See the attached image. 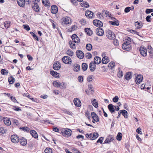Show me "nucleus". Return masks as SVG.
<instances>
[{"mask_svg": "<svg viewBox=\"0 0 153 153\" xmlns=\"http://www.w3.org/2000/svg\"><path fill=\"white\" fill-rule=\"evenodd\" d=\"M66 53L68 55L70 56H73L74 54V52L70 49L68 50Z\"/></svg>", "mask_w": 153, "mask_h": 153, "instance_id": "de8ad7c7", "label": "nucleus"}, {"mask_svg": "<svg viewBox=\"0 0 153 153\" xmlns=\"http://www.w3.org/2000/svg\"><path fill=\"white\" fill-rule=\"evenodd\" d=\"M58 9L57 6L55 5H53L51 8V12L53 14H56L58 12Z\"/></svg>", "mask_w": 153, "mask_h": 153, "instance_id": "dca6fc26", "label": "nucleus"}, {"mask_svg": "<svg viewBox=\"0 0 153 153\" xmlns=\"http://www.w3.org/2000/svg\"><path fill=\"white\" fill-rule=\"evenodd\" d=\"M85 31L87 34L89 36H90L92 34L93 32L90 28H85Z\"/></svg>", "mask_w": 153, "mask_h": 153, "instance_id": "72a5a7b5", "label": "nucleus"}, {"mask_svg": "<svg viewBox=\"0 0 153 153\" xmlns=\"http://www.w3.org/2000/svg\"><path fill=\"white\" fill-rule=\"evenodd\" d=\"M108 108L110 112L112 114L115 112V110L114 108V105L112 104H110L108 106Z\"/></svg>", "mask_w": 153, "mask_h": 153, "instance_id": "a211bd4d", "label": "nucleus"}, {"mask_svg": "<svg viewBox=\"0 0 153 153\" xmlns=\"http://www.w3.org/2000/svg\"><path fill=\"white\" fill-rule=\"evenodd\" d=\"M71 129L67 128L64 131H62V134L64 137H68L71 135Z\"/></svg>", "mask_w": 153, "mask_h": 153, "instance_id": "7ed1b4c3", "label": "nucleus"}, {"mask_svg": "<svg viewBox=\"0 0 153 153\" xmlns=\"http://www.w3.org/2000/svg\"><path fill=\"white\" fill-rule=\"evenodd\" d=\"M107 37L110 39L113 40L115 38V34L111 30L107 29L106 31Z\"/></svg>", "mask_w": 153, "mask_h": 153, "instance_id": "f03ea898", "label": "nucleus"}, {"mask_svg": "<svg viewBox=\"0 0 153 153\" xmlns=\"http://www.w3.org/2000/svg\"><path fill=\"white\" fill-rule=\"evenodd\" d=\"M128 39V41L124 42L122 45L123 49L125 51H129L131 49V39L130 38Z\"/></svg>", "mask_w": 153, "mask_h": 153, "instance_id": "f257e3e1", "label": "nucleus"}, {"mask_svg": "<svg viewBox=\"0 0 153 153\" xmlns=\"http://www.w3.org/2000/svg\"><path fill=\"white\" fill-rule=\"evenodd\" d=\"M75 105L77 107H79L81 105V102L80 100L77 98H75L74 100Z\"/></svg>", "mask_w": 153, "mask_h": 153, "instance_id": "f3484780", "label": "nucleus"}, {"mask_svg": "<svg viewBox=\"0 0 153 153\" xmlns=\"http://www.w3.org/2000/svg\"><path fill=\"white\" fill-rule=\"evenodd\" d=\"M136 132L139 134H142L141 131V128L140 127L137 129Z\"/></svg>", "mask_w": 153, "mask_h": 153, "instance_id": "0e129e2a", "label": "nucleus"}, {"mask_svg": "<svg viewBox=\"0 0 153 153\" xmlns=\"http://www.w3.org/2000/svg\"><path fill=\"white\" fill-rule=\"evenodd\" d=\"M153 12V9H147L146 10V13L149 14Z\"/></svg>", "mask_w": 153, "mask_h": 153, "instance_id": "6e6d98bb", "label": "nucleus"}, {"mask_svg": "<svg viewBox=\"0 0 153 153\" xmlns=\"http://www.w3.org/2000/svg\"><path fill=\"white\" fill-rule=\"evenodd\" d=\"M20 143L22 145L25 146L27 143V140L24 137H22L20 140Z\"/></svg>", "mask_w": 153, "mask_h": 153, "instance_id": "b1692460", "label": "nucleus"}, {"mask_svg": "<svg viewBox=\"0 0 153 153\" xmlns=\"http://www.w3.org/2000/svg\"><path fill=\"white\" fill-rule=\"evenodd\" d=\"M32 7L33 9L36 12H38L39 11V7L38 3L34 2L32 4Z\"/></svg>", "mask_w": 153, "mask_h": 153, "instance_id": "0eeeda50", "label": "nucleus"}, {"mask_svg": "<svg viewBox=\"0 0 153 153\" xmlns=\"http://www.w3.org/2000/svg\"><path fill=\"white\" fill-rule=\"evenodd\" d=\"M82 68L83 71H85L87 70L88 67V65L87 64L84 63L82 64Z\"/></svg>", "mask_w": 153, "mask_h": 153, "instance_id": "37998d69", "label": "nucleus"}, {"mask_svg": "<svg viewBox=\"0 0 153 153\" xmlns=\"http://www.w3.org/2000/svg\"><path fill=\"white\" fill-rule=\"evenodd\" d=\"M76 55L77 57L79 59H82L84 56V54L83 52L80 50H78L76 52Z\"/></svg>", "mask_w": 153, "mask_h": 153, "instance_id": "4468645a", "label": "nucleus"}, {"mask_svg": "<svg viewBox=\"0 0 153 153\" xmlns=\"http://www.w3.org/2000/svg\"><path fill=\"white\" fill-rule=\"evenodd\" d=\"M60 68L61 65L59 62H56L53 65V68L55 70H58Z\"/></svg>", "mask_w": 153, "mask_h": 153, "instance_id": "2eb2a0df", "label": "nucleus"}, {"mask_svg": "<svg viewBox=\"0 0 153 153\" xmlns=\"http://www.w3.org/2000/svg\"><path fill=\"white\" fill-rule=\"evenodd\" d=\"M70 21L71 19L69 17H65L63 20V22H64V23L66 24H69Z\"/></svg>", "mask_w": 153, "mask_h": 153, "instance_id": "c9c22d12", "label": "nucleus"}, {"mask_svg": "<svg viewBox=\"0 0 153 153\" xmlns=\"http://www.w3.org/2000/svg\"><path fill=\"white\" fill-rule=\"evenodd\" d=\"M81 6L84 7H89V4L86 1H84L81 4Z\"/></svg>", "mask_w": 153, "mask_h": 153, "instance_id": "4c0bfd02", "label": "nucleus"}, {"mask_svg": "<svg viewBox=\"0 0 153 153\" xmlns=\"http://www.w3.org/2000/svg\"><path fill=\"white\" fill-rule=\"evenodd\" d=\"M109 61V58L107 56H105L102 58V62L103 64H107Z\"/></svg>", "mask_w": 153, "mask_h": 153, "instance_id": "a878e982", "label": "nucleus"}, {"mask_svg": "<svg viewBox=\"0 0 153 153\" xmlns=\"http://www.w3.org/2000/svg\"><path fill=\"white\" fill-rule=\"evenodd\" d=\"M10 22L9 21H6L4 22V25L6 28H8L10 27Z\"/></svg>", "mask_w": 153, "mask_h": 153, "instance_id": "79ce46f5", "label": "nucleus"}, {"mask_svg": "<svg viewBox=\"0 0 153 153\" xmlns=\"http://www.w3.org/2000/svg\"><path fill=\"white\" fill-rule=\"evenodd\" d=\"M95 64H96L93 61H92L90 62V64L89 68L90 70L91 71H93L95 70L96 68Z\"/></svg>", "mask_w": 153, "mask_h": 153, "instance_id": "aec40b11", "label": "nucleus"}, {"mask_svg": "<svg viewBox=\"0 0 153 153\" xmlns=\"http://www.w3.org/2000/svg\"><path fill=\"white\" fill-rule=\"evenodd\" d=\"M146 20L148 22H150L151 20V16H148L146 18Z\"/></svg>", "mask_w": 153, "mask_h": 153, "instance_id": "680f3d73", "label": "nucleus"}, {"mask_svg": "<svg viewBox=\"0 0 153 153\" xmlns=\"http://www.w3.org/2000/svg\"><path fill=\"white\" fill-rule=\"evenodd\" d=\"M131 7H126L124 10L125 12L126 13L129 12L130 11V10L131 9Z\"/></svg>", "mask_w": 153, "mask_h": 153, "instance_id": "864d4df0", "label": "nucleus"}, {"mask_svg": "<svg viewBox=\"0 0 153 153\" xmlns=\"http://www.w3.org/2000/svg\"><path fill=\"white\" fill-rule=\"evenodd\" d=\"M11 140L13 143H17L19 141V138L17 135H13L11 137Z\"/></svg>", "mask_w": 153, "mask_h": 153, "instance_id": "423d86ee", "label": "nucleus"}, {"mask_svg": "<svg viewBox=\"0 0 153 153\" xmlns=\"http://www.w3.org/2000/svg\"><path fill=\"white\" fill-rule=\"evenodd\" d=\"M92 105L96 108L98 107V103L96 101V100L94 99L91 102Z\"/></svg>", "mask_w": 153, "mask_h": 153, "instance_id": "58836bf2", "label": "nucleus"}, {"mask_svg": "<svg viewBox=\"0 0 153 153\" xmlns=\"http://www.w3.org/2000/svg\"><path fill=\"white\" fill-rule=\"evenodd\" d=\"M115 66V63L113 62H111L108 65V67L111 69H112Z\"/></svg>", "mask_w": 153, "mask_h": 153, "instance_id": "a19ab883", "label": "nucleus"}, {"mask_svg": "<svg viewBox=\"0 0 153 153\" xmlns=\"http://www.w3.org/2000/svg\"><path fill=\"white\" fill-rule=\"evenodd\" d=\"M113 43L114 44V45L117 46L118 45H119V43H118V40L117 39H115V38L114 39H113Z\"/></svg>", "mask_w": 153, "mask_h": 153, "instance_id": "bf43d9fd", "label": "nucleus"}, {"mask_svg": "<svg viewBox=\"0 0 153 153\" xmlns=\"http://www.w3.org/2000/svg\"><path fill=\"white\" fill-rule=\"evenodd\" d=\"M18 5L21 7H23L25 6V2L24 0H17Z\"/></svg>", "mask_w": 153, "mask_h": 153, "instance_id": "c756f323", "label": "nucleus"}, {"mask_svg": "<svg viewBox=\"0 0 153 153\" xmlns=\"http://www.w3.org/2000/svg\"><path fill=\"white\" fill-rule=\"evenodd\" d=\"M1 72L2 74L4 75H7L8 73V71L4 69H1Z\"/></svg>", "mask_w": 153, "mask_h": 153, "instance_id": "8fccbe9b", "label": "nucleus"}, {"mask_svg": "<svg viewBox=\"0 0 153 153\" xmlns=\"http://www.w3.org/2000/svg\"><path fill=\"white\" fill-rule=\"evenodd\" d=\"M102 12H105V13L106 16H108L109 17H111V14L109 11L108 10H103Z\"/></svg>", "mask_w": 153, "mask_h": 153, "instance_id": "603ef678", "label": "nucleus"}, {"mask_svg": "<svg viewBox=\"0 0 153 153\" xmlns=\"http://www.w3.org/2000/svg\"><path fill=\"white\" fill-rule=\"evenodd\" d=\"M4 123L7 126H10L11 124L10 121L8 118L4 119Z\"/></svg>", "mask_w": 153, "mask_h": 153, "instance_id": "f704fd0d", "label": "nucleus"}, {"mask_svg": "<svg viewBox=\"0 0 153 153\" xmlns=\"http://www.w3.org/2000/svg\"><path fill=\"white\" fill-rule=\"evenodd\" d=\"M13 109L15 111H21V110L20 109V107L16 106H14L13 107Z\"/></svg>", "mask_w": 153, "mask_h": 153, "instance_id": "13d9d810", "label": "nucleus"}, {"mask_svg": "<svg viewBox=\"0 0 153 153\" xmlns=\"http://www.w3.org/2000/svg\"><path fill=\"white\" fill-rule=\"evenodd\" d=\"M143 76L142 75H138L136 78L135 81L137 84H139L141 83L143 79Z\"/></svg>", "mask_w": 153, "mask_h": 153, "instance_id": "9d476101", "label": "nucleus"}, {"mask_svg": "<svg viewBox=\"0 0 153 153\" xmlns=\"http://www.w3.org/2000/svg\"><path fill=\"white\" fill-rule=\"evenodd\" d=\"M71 38L73 42L75 43H78L80 42L79 39L76 34H73Z\"/></svg>", "mask_w": 153, "mask_h": 153, "instance_id": "9b49d317", "label": "nucleus"}, {"mask_svg": "<svg viewBox=\"0 0 153 153\" xmlns=\"http://www.w3.org/2000/svg\"><path fill=\"white\" fill-rule=\"evenodd\" d=\"M79 82H82L83 81V77L82 76H79L78 78Z\"/></svg>", "mask_w": 153, "mask_h": 153, "instance_id": "338daca9", "label": "nucleus"}, {"mask_svg": "<svg viewBox=\"0 0 153 153\" xmlns=\"http://www.w3.org/2000/svg\"><path fill=\"white\" fill-rule=\"evenodd\" d=\"M96 33L98 35L102 36L103 35L104 31L102 29L100 28L96 30Z\"/></svg>", "mask_w": 153, "mask_h": 153, "instance_id": "412c9836", "label": "nucleus"}, {"mask_svg": "<svg viewBox=\"0 0 153 153\" xmlns=\"http://www.w3.org/2000/svg\"><path fill=\"white\" fill-rule=\"evenodd\" d=\"M84 137L82 135H77L76 137V138L77 139H79L80 138L82 139V140H83L84 139Z\"/></svg>", "mask_w": 153, "mask_h": 153, "instance_id": "774afa93", "label": "nucleus"}, {"mask_svg": "<svg viewBox=\"0 0 153 153\" xmlns=\"http://www.w3.org/2000/svg\"><path fill=\"white\" fill-rule=\"evenodd\" d=\"M52 149L49 148H46L45 150V153H52Z\"/></svg>", "mask_w": 153, "mask_h": 153, "instance_id": "3c124183", "label": "nucleus"}, {"mask_svg": "<svg viewBox=\"0 0 153 153\" xmlns=\"http://www.w3.org/2000/svg\"><path fill=\"white\" fill-rule=\"evenodd\" d=\"M30 134L31 135L32 137H34L35 138H36L38 137V134L35 130H31L30 131Z\"/></svg>", "mask_w": 153, "mask_h": 153, "instance_id": "bb28decb", "label": "nucleus"}, {"mask_svg": "<svg viewBox=\"0 0 153 153\" xmlns=\"http://www.w3.org/2000/svg\"><path fill=\"white\" fill-rule=\"evenodd\" d=\"M24 28L27 30V31H29L30 30V28L29 25H23Z\"/></svg>", "mask_w": 153, "mask_h": 153, "instance_id": "5fc2aeb1", "label": "nucleus"}, {"mask_svg": "<svg viewBox=\"0 0 153 153\" xmlns=\"http://www.w3.org/2000/svg\"><path fill=\"white\" fill-rule=\"evenodd\" d=\"M109 22L110 24L113 25L118 26L119 25L118 21H109Z\"/></svg>", "mask_w": 153, "mask_h": 153, "instance_id": "49530a36", "label": "nucleus"}, {"mask_svg": "<svg viewBox=\"0 0 153 153\" xmlns=\"http://www.w3.org/2000/svg\"><path fill=\"white\" fill-rule=\"evenodd\" d=\"M8 82L10 84H13L15 81V79L12 76H11L8 78Z\"/></svg>", "mask_w": 153, "mask_h": 153, "instance_id": "7c9ffc66", "label": "nucleus"}, {"mask_svg": "<svg viewBox=\"0 0 153 153\" xmlns=\"http://www.w3.org/2000/svg\"><path fill=\"white\" fill-rule=\"evenodd\" d=\"M86 47L88 50L90 51L92 49V45L91 44H88L86 45Z\"/></svg>", "mask_w": 153, "mask_h": 153, "instance_id": "09e8293b", "label": "nucleus"}, {"mask_svg": "<svg viewBox=\"0 0 153 153\" xmlns=\"http://www.w3.org/2000/svg\"><path fill=\"white\" fill-rule=\"evenodd\" d=\"M66 85L63 82H62L61 83H60V88H66Z\"/></svg>", "mask_w": 153, "mask_h": 153, "instance_id": "4d7b16f0", "label": "nucleus"}, {"mask_svg": "<svg viewBox=\"0 0 153 153\" xmlns=\"http://www.w3.org/2000/svg\"><path fill=\"white\" fill-rule=\"evenodd\" d=\"M122 133L120 132H119L116 137V139L119 141H120L122 139Z\"/></svg>", "mask_w": 153, "mask_h": 153, "instance_id": "c03bdc74", "label": "nucleus"}, {"mask_svg": "<svg viewBox=\"0 0 153 153\" xmlns=\"http://www.w3.org/2000/svg\"><path fill=\"white\" fill-rule=\"evenodd\" d=\"M91 115L94 121H95L96 122H98L99 121V119L95 113L94 112H92Z\"/></svg>", "mask_w": 153, "mask_h": 153, "instance_id": "ddd939ff", "label": "nucleus"}, {"mask_svg": "<svg viewBox=\"0 0 153 153\" xmlns=\"http://www.w3.org/2000/svg\"><path fill=\"white\" fill-rule=\"evenodd\" d=\"M94 25L98 27H102L103 26L102 22L98 20H94L93 21Z\"/></svg>", "mask_w": 153, "mask_h": 153, "instance_id": "1a4fd4ad", "label": "nucleus"}, {"mask_svg": "<svg viewBox=\"0 0 153 153\" xmlns=\"http://www.w3.org/2000/svg\"><path fill=\"white\" fill-rule=\"evenodd\" d=\"M90 139L91 140H94L98 137V134L97 133L94 132L93 134H90Z\"/></svg>", "mask_w": 153, "mask_h": 153, "instance_id": "4be33fe9", "label": "nucleus"}, {"mask_svg": "<svg viewBox=\"0 0 153 153\" xmlns=\"http://www.w3.org/2000/svg\"><path fill=\"white\" fill-rule=\"evenodd\" d=\"M121 114L124 116V117L126 118H127L128 117V112L125 110H120Z\"/></svg>", "mask_w": 153, "mask_h": 153, "instance_id": "2f4dec72", "label": "nucleus"}, {"mask_svg": "<svg viewBox=\"0 0 153 153\" xmlns=\"http://www.w3.org/2000/svg\"><path fill=\"white\" fill-rule=\"evenodd\" d=\"M85 15L89 18L92 19L94 16V13L89 10H87L85 12Z\"/></svg>", "mask_w": 153, "mask_h": 153, "instance_id": "f8f14e48", "label": "nucleus"}, {"mask_svg": "<svg viewBox=\"0 0 153 153\" xmlns=\"http://www.w3.org/2000/svg\"><path fill=\"white\" fill-rule=\"evenodd\" d=\"M143 23L142 22L137 21L135 22L134 24V25L135 27V29L137 30L141 28L143 26Z\"/></svg>", "mask_w": 153, "mask_h": 153, "instance_id": "6e6552de", "label": "nucleus"}, {"mask_svg": "<svg viewBox=\"0 0 153 153\" xmlns=\"http://www.w3.org/2000/svg\"><path fill=\"white\" fill-rule=\"evenodd\" d=\"M91 54L90 53H87L85 55V56L88 59L91 58Z\"/></svg>", "mask_w": 153, "mask_h": 153, "instance_id": "e2e57ef3", "label": "nucleus"}, {"mask_svg": "<svg viewBox=\"0 0 153 153\" xmlns=\"http://www.w3.org/2000/svg\"><path fill=\"white\" fill-rule=\"evenodd\" d=\"M132 74L131 72H128L125 75V77L126 79L129 80L132 77Z\"/></svg>", "mask_w": 153, "mask_h": 153, "instance_id": "cd10ccee", "label": "nucleus"}, {"mask_svg": "<svg viewBox=\"0 0 153 153\" xmlns=\"http://www.w3.org/2000/svg\"><path fill=\"white\" fill-rule=\"evenodd\" d=\"M50 74L54 77L56 78H59L60 77L59 73H57L56 71H50Z\"/></svg>", "mask_w": 153, "mask_h": 153, "instance_id": "393cba45", "label": "nucleus"}, {"mask_svg": "<svg viewBox=\"0 0 153 153\" xmlns=\"http://www.w3.org/2000/svg\"><path fill=\"white\" fill-rule=\"evenodd\" d=\"M103 139V137H100L99 138L98 140H97V143H102Z\"/></svg>", "mask_w": 153, "mask_h": 153, "instance_id": "69168bd1", "label": "nucleus"}, {"mask_svg": "<svg viewBox=\"0 0 153 153\" xmlns=\"http://www.w3.org/2000/svg\"><path fill=\"white\" fill-rule=\"evenodd\" d=\"M101 62V59L99 56H96L94 59V62L96 64H99Z\"/></svg>", "mask_w": 153, "mask_h": 153, "instance_id": "5701e85b", "label": "nucleus"}, {"mask_svg": "<svg viewBox=\"0 0 153 153\" xmlns=\"http://www.w3.org/2000/svg\"><path fill=\"white\" fill-rule=\"evenodd\" d=\"M73 66L74 67V70L75 71H78L80 69V66L79 64H75Z\"/></svg>", "mask_w": 153, "mask_h": 153, "instance_id": "473e14b6", "label": "nucleus"}, {"mask_svg": "<svg viewBox=\"0 0 153 153\" xmlns=\"http://www.w3.org/2000/svg\"><path fill=\"white\" fill-rule=\"evenodd\" d=\"M140 51L141 54L143 56H146L147 55V50L146 48L144 46H141L140 48Z\"/></svg>", "mask_w": 153, "mask_h": 153, "instance_id": "20e7f679", "label": "nucleus"}, {"mask_svg": "<svg viewBox=\"0 0 153 153\" xmlns=\"http://www.w3.org/2000/svg\"><path fill=\"white\" fill-rule=\"evenodd\" d=\"M20 129L24 131L25 132H29V131L30 130V128H29L28 127H25V126H24V127H21L20 128Z\"/></svg>", "mask_w": 153, "mask_h": 153, "instance_id": "a18cd8bd", "label": "nucleus"}, {"mask_svg": "<svg viewBox=\"0 0 153 153\" xmlns=\"http://www.w3.org/2000/svg\"><path fill=\"white\" fill-rule=\"evenodd\" d=\"M119 99L118 97L117 96H115L113 99V101L114 102H117Z\"/></svg>", "mask_w": 153, "mask_h": 153, "instance_id": "052dcab7", "label": "nucleus"}, {"mask_svg": "<svg viewBox=\"0 0 153 153\" xmlns=\"http://www.w3.org/2000/svg\"><path fill=\"white\" fill-rule=\"evenodd\" d=\"M53 85L56 87H60V82L58 81H55L53 82Z\"/></svg>", "mask_w": 153, "mask_h": 153, "instance_id": "e433bc0d", "label": "nucleus"}, {"mask_svg": "<svg viewBox=\"0 0 153 153\" xmlns=\"http://www.w3.org/2000/svg\"><path fill=\"white\" fill-rule=\"evenodd\" d=\"M69 43L70 45V48L73 49H75L76 48L75 47V44L74 43V42H72L71 41H70L69 42Z\"/></svg>", "mask_w": 153, "mask_h": 153, "instance_id": "ea45409f", "label": "nucleus"}, {"mask_svg": "<svg viewBox=\"0 0 153 153\" xmlns=\"http://www.w3.org/2000/svg\"><path fill=\"white\" fill-rule=\"evenodd\" d=\"M62 61L64 63L68 64H70L71 63V59L68 56H64L62 59Z\"/></svg>", "mask_w": 153, "mask_h": 153, "instance_id": "39448f33", "label": "nucleus"}, {"mask_svg": "<svg viewBox=\"0 0 153 153\" xmlns=\"http://www.w3.org/2000/svg\"><path fill=\"white\" fill-rule=\"evenodd\" d=\"M114 140L113 137L112 135H110L106 138L104 142V143H107Z\"/></svg>", "mask_w": 153, "mask_h": 153, "instance_id": "6ab92c4d", "label": "nucleus"}, {"mask_svg": "<svg viewBox=\"0 0 153 153\" xmlns=\"http://www.w3.org/2000/svg\"><path fill=\"white\" fill-rule=\"evenodd\" d=\"M148 53L150 54V56L153 57V49L151 46H149L148 48Z\"/></svg>", "mask_w": 153, "mask_h": 153, "instance_id": "c85d7f7f", "label": "nucleus"}]
</instances>
